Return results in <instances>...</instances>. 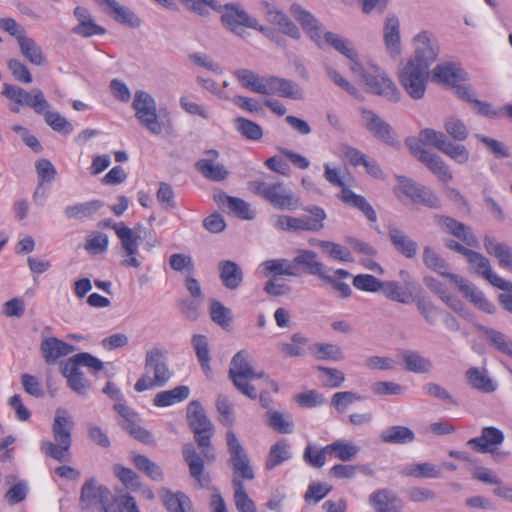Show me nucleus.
<instances>
[{
  "mask_svg": "<svg viewBox=\"0 0 512 512\" xmlns=\"http://www.w3.org/2000/svg\"><path fill=\"white\" fill-rule=\"evenodd\" d=\"M326 452L328 455L334 456L335 458L347 462L353 460L358 452L359 447L345 440H336L331 444L326 445Z\"/></svg>",
  "mask_w": 512,
  "mask_h": 512,
  "instance_id": "46",
  "label": "nucleus"
},
{
  "mask_svg": "<svg viewBox=\"0 0 512 512\" xmlns=\"http://www.w3.org/2000/svg\"><path fill=\"white\" fill-rule=\"evenodd\" d=\"M214 199L219 205L227 208L242 219H252L254 217L249 204L240 198L231 197L221 192L216 194Z\"/></svg>",
  "mask_w": 512,
  "mask_h": 512,
  "instance_id": "39",
  "label": "nucleus"
},
{
  "mask_svg": "<svg viewBox=\"0 0 512 512\" xmlns=\"http://www.w3.org/2000/svg\"><path fill=\"white\" fill-rule=\"evenodd\" d=\"M111 492L104 486L98 484L95 478L87 479L80 492V507L82 510H90L97 506L106 512L107 509H112L113 504H110Z\"/></svg>",
  "mask_w": 512,
  "mask_h": 512,
  "instance_id": "12",
  "label": "nucleus"
},
{
  "mask_svg": "<svg viewBox=\"0 0 512 512\" xmlns=\"http://www.w3.org/2000/svg\"><path fill=\"white\" fill-rule=\"evenodd\" d=\"M290 13L295 18V20L301 24L303 30L306 31L310 39L314 41L318 46H320L322 30L315 17L298 4L291 5Z\"/></svg>",
  "mask_w": 512,
  "mask_h": 512,
  "instance_id": "23",
  "label": "nucleus"
},
{
  "mask_svg": "<svg viewBox=\"0 0 512 512\" xmlns=\"http://www.w3.org/2000/svg\"><path fill=\"white\" fill-rule=\"evenodd\" d=\"M293 265L304 267L310 275H316L321 279L326 274L324 265L317 260V254L312 250H299L298 255L293 258Z\"/></svg>",
  "mask_w": 512,
  "mask_h": 512,
  "instance_id": "34",
  "label": "nucleus"
},
{
  "mask_svg": "<svg viewBox=\"0 0 512 512\" xmlns=\"http://www.w3.org/2000/svg\"><path fill=\"white\" fill-rule=\"evenodd\" d=\"M187 420L194 433L195 442L200 448H206L203 452L207 460L213 461L215 453L210 448L213 426L207 418L202 405L198 401H191L187 406Z\"/></svg>",
  "mask_w": 512,
  "mask_h": 512,
  "instance_id": "8",
  "label": "nucleus"
},
{
  "mask_svg": "<svg viewBox=\"0 0 512 512\" xmlns=\"http://www.w3.org/2000/svg\"><path fill=\"white\" fill-rule=\"evenodd\" d=\"M100 5L107 7V12L113 15L114 19L124 25L137 28L141 25L140 19L129 8L120 5L115 0H95Z\"/></svg>",
  "mask_w": 512,
  "mask_h": 512,
  "instance_id": "30",
  "label": "nucleus"
},
{
  "mask_svg": "<svg viewBox=\"0 0 512 512\" xmlns=\"http://www.w3.org/2000/svg\"><path fill=\"white\" fill-rule=\"evenodd\" d=\"M182 455L189 467L191 477L195 479L200 486H204L208 478L204 476V461L202 457L196 452L191 443L183 445Z\"/></svg>",
  "mask_w": 512,
  "mask_h": 512,
  "instance_id": "26",
  "label": "nucleus"
},
{
  "mask_svg": "<svg viewBox=\"0 0 512 512\" xmlns=\"http://www.w3.org/2000/svg\"><path fill=\"white\" fill-rule=\"evenodd\" d=\"M266 19L274 25H277L281 32L293 39H299L301 34L297 26L290 18L275 5L266 4L264 10Z\"/></svg>",
  "mask_w": 512,
  "mask_h": 512,
  "instance_id": "25",
  "label": "nucleus"
},
{
  "mask_svg": "<svg viewBox=\"0 0 512 512\" xmlns=\"http://www.w3.org/2000/svg\"><path fill=\"white\" fill-rule=\"evenodd\" d=\"M484 248L489 255L497 258L500 267L512 271V248L510 246L486 236L484 238Z\"/></svg>",
  "mask_w": 512,
  "mask_h": 512,
  "instance_id": "32",
  "label": "nucleus"
},
{
  "mask_svg": "<svg viewBox=\"0 0 512 512\" xmlns=\"http://www.w3.org/2000/svg\"><path fill=\"white\" fill-rule=\"evenodd\" d=\"M505 436L500 429L488 426L484 427L479 437L471 438L467 445L479 453H492L495 460L507 456L505 452H495L496 448L504 442Z\"/></svg>",
  "mask_w": 512,
  "mask_h": 512,
  "instance_id": "14",
  "label": "nucleus"
},
{
  "mask_svg": "<svg viewBox=\"0 0 512 512\" xmlns=\"http://www.w3.org/2000/svg\"><path fill=\"white\" fill-rule=\"evenodd\" d=\"M446 133L455 141H464L468 137V129L465 123L454 116L448 117L444 122Z\"/></svg>",
  "mask_w": 512,
  "mask_h": 512,
  "instance_id": "64",
  "label": "nucleus"
},
{
  "mask_svg": "<svg viewBox=\"0 0 512 512\" xmlns=\"http://www.w3.org/2000/svg\"><path fill=\"white\" fill-rule=\"evenodd\" d=\"M73 426L74 423L68 411L63 408H57L52 425L54 442L43 441L41 443L42 451L58 462L70 461Z\"/></svg>",
  "mask_w": 512,
  "mask_h": 512,
  "instance_id": "1",
  "label": "nucleus"
},
{
  "mask_svg": "<svg viewBox=\"0 0 512 512\" xmlns=\"http://www.w3.org/2000/svg\"><path fill=\"white\" fill-rule=\"evenodd\" d=\"M395 500L396 496L388 489H380L369 496V503L377 512H390Z\"/></svg>",
  "mask_w": 512,
  "mask_h": 512,
  "instance_id": "57",
  "label": "nucleus"
},
{
  "mask_svg": "<svg viewBox=\"0 0 512 512\" xmlns=\"http://www.w3.org/2000/svg\"><path fill=\"white\" fill-rule=\"evenodd\" d=\"M132 108L135 111V118L153 135H160L172 126L169 119L161 118L155 99L146 91L137 90L134 93Z\"/></svg>",
  "mask_w": 512,
  "mask_h": 512,
  "instance_id": "5",
  "label": "nucleus"
},
{
  "mask_svg": "<svg viewBox=\"0 0 512 512\" xmlns=\"http://www.w3.org/2000/svg\"><path fill=\"white\" fill-rule=\"evenodd\" d=\"M67 362L77 368H80V366L86 367L92 373H96L104 368V363L100 359L87 352L78 353L69 358Z\"/></svg>",
  "mask_w": 512,
  "mask_h": 512,
  "instance_id": "62",
  "label": "nucleus"
},
{
  "mask_svg": "<svg viewBox=\"0 0 512 512\" xmlns=\"http://www.w3.org/2000/svg\"><path fill=\"white\" fill-rule=\"evenodd\" d=\"M248 189L276 209L292 211L300 207L299 198L283 182L268 184L264 181H250Z\"/></svg>",
  "mask_w": 512,
  "mask_h": 512,
  "instance_id": "6",
  "label": "nucleus"
},
{
  "mask_svg": "<svg viewBox=\"0 0 512 512\" xmlns=\"http://www.w3.org/2000/svg\"><path fill=\"white\" fill-rule=\"evenodd\" d=\"M103 207L100 200H91L83 203L68 205L65 210V216L68 219L83 220L92 217L98 210Z\"/></svg>",
  "mask_w": 512,
  "mask_h": 512,
  "instance_id": "43",
  "label": "nucleus"
},
{
  "mask_svg": "<svg viewBox=\"0 0 512 512\" xmlns=\"http://www.w3.org/2000/svg\"><path fill=\"white\" fill-rule=\"evenodd\" d=\"M137 228H130L126 225L117 229V237L120 240L123 255L126 257L121 261V265L125 267L139 268L140 262L136 258L138 253V240L140 238Z\"/></svg>",
  "mask_w": 512,
  "mask_h": 512,
  "instance_id": "17",
  "label": "nucleus"
},
{
  "mask_svg": "<svg viewBox=\"0 0 512 512\" xmlns=\"http://www.w3.org/2000/svg\"><path fill=\"white\" fill-rule=\"evenodd\" d=\"M133 464L140 471L146 474L150 479L161 482L164 479V474L161 467L150 460L147 456L135 454L132 457Z\"/></svg>",
  "mask_w": 512,
  "mask_h": 512,
  "instance_id": "50",
  "label": "nucleus"
},
{
  "mask_svg": "<svg viewBox=\"0 0 512 512\" xmlns=\"http://www.w3.org/2000/svg\"><path fill=\"white\" fill-rule=\"evenodd\" d=\"M388 236L395 250L405 258L412 259L417 255V242L403 230L395 226H389Z\"/></svg>",
  "mask_w": 512,
  "mask_h": 512,
  "instance_id": "24",
  "label": "nucleus"
},
{
  "mask_svg": "<svg viewBox=\"0 0 512 512\" xmlns=\"http://www.w3.org/2000/svg\"><path fill=\"white\" fill-rule=\"evenodd\" d=\"M406 145L411 154L422 162L439 180L448 182L452 179V174L441 157L420 146L419 141H416L415 138H408Z\"/></svg>",
  "mask_w": 512,
  "mask_h": 512,
  "instance_id": "13",
  "label": "nucleus"
},
{
  "mask_svg": "<svg viewBox=\"0 0 512 512\" xmlns=\"http://www.w3.org/2000/svg\"><path fill=\"white\" fill-rule=\"evenodd\" d=\"M414 44L415 55L409 61H415V64L428 70L439 53L436 40L429 32L422 31L414 37Z\"/></svg>",
  "mask_w": 512,
  "mask_h": 512,
  "instance_id": "16",
  "label": "nucleus"
},
{
  "mask_svg": "<svg viewBox=\"0 0 512 512\" xmlns=\"http://www.w3.org/2000/svg\"><path fill=\"white\" fill-rule=\"evenodd\" d=\"M163 502L169 512H187L191 508L189 497L182 492L165 491Z\"/></svg>",
  "mask_w": 512,
  "mask_h": 512,
  "instance_id": "56",
  "label": "nucleus"
},
{
  "mask_svg": "<svg viewBox=\"0 0 512 512\" xmlns=\"http://www.w3.org/2000/svg\"><path fill=\"white\" fill-rule=\"evenodd\" d=\"M290 458L289 444L285 440H280L271 446L265 467L271 470Z\"/></svg>",
  "mask_w": 512,
  "mask_h": 512,
  "instance_id": "52",
  "label": "nucleus"
},
{
  "mask_svg": "<svg viewBox=\"0 0 512 512\" xmlns=\"http://www.w3.org/2000/svg\"><path fill=\"white\" fill-rule=\"evenodd\" d=\"M209 310L211 320L214 323L226 331L231 330L233 315L230 308L224 306L220 301L212 299Z\"/></svg>",
  "mask_w": 512,
  "mask_h": 512,
  "instance_id": "49",
  "label": "nucleus"
},
{
  "mask_svg": "<svg viewBox=\"0 0 512 512\" xmlns=\"http://www.w3.org/2000/svg\"><path fill=\"white\" fill-rule=\"evenodd\" d=\"M325 42L331 45L342 55L346 56L350 60V65L357 61V54L354 51L352 44L349 40L332 32H326L324 34Z\"/></svg>",
  "mask_w": 512,
  "mask_h": 512,
  "instance_id": "54",
  "label": "nucleus"
},
{
  "mask_svg": "<svg viewBox=\"0 0 512 512\" xmlns=\"http://www.w3.org/2000/svg\"><path fill=\"white\" fill-rule=\"evenodd\" d=\"M206 158L199 159L195 163L196 170L206 179L220 182L227 178L229 172L224 165L217 162L219 152L214 149L205 151Z\"/></svg>",
  "mask_w": 512,
  "mask_h": 512,
  "instance_id": "19",
  "label": "nucleus"
},
{
  "mask_svg": "<svg viewBox=\"0 0 512 512\" xmlns=\"http://www.w3.org/2000/svg\"><path fill=\"white\" fill-rule=\"evenodd\" d=\"M315 245L320 247L324 253L328 254L335 260L353 262V257L350 251L337 243L319 240Z\"/></svg>",
  "mask_w": 512,
  "mask_h": 512,
  "instance_id": "61",
  "label": "nucleus"
},
{
  "mask_svg": "<svg viewBox=\"0 0 512 512\" xmlns=\"http://www.w3.org/2000/svg\"><path fill=\"white\" fill-rule=\"evenodd\" d=\"M422 261L427 269L432 270L443 277L451 280V276H457L456 274L449 272V266L445 259H443L437 251L429 245L424 246L423 248Z\"/></svg>",
  "mask_w": 512,
  "mask_h": 512,
  "instance_id": "36",
  "label": "nucleus"
},
{
  "mask_svg": "<svg viewBox=\"0 0 512 512\" xmlns=\"http://www.w3.org/2000/svg\"><path fill=\"white\" fill-rule=\"evenodd\" d=\"M428 70L415 64V61H408L399 73V81L408 95L415 99H421L426 91Z\"/></svg>",
  "mask_w": 512,
  "mask_h": 512,
  "instance_id": "11",
  "label": "nucleus"
},
{
  "mask_svg": "<svg viewBox=\"0 0 512 512\" xmlns=\"http://www.w3.org/2000/svg\"><path fill=\"white\" fill-rule=\"evenodd\" d=\"M465 80V72L452 63L439 64L432 71V81L443 85L450 86Z\"/></svg>",
  "mask_w": 512,
  "mask_h": 512,
  "instance_id": "29",
  "label": "nucleus"
},
{
  "mask_svg": "<svg viewBox=\"0 0 512 512\" xmlns=\"http://www.w3.org/2000/svg\"><path fill=\"white\" fill-rule=\"evenodd\" d=\"M349 69L365 85L368 93L381 96L393 103L400 100V92L395 83L377 65L367 63L364 66L360 62H353Z\"/></svg>",
  "mask_w": 512,
  "mask_h": 512,
  "instance_id": "2",
  "label": "nucleus"
},
{
  "mask_svg": "<svg viewBox=\"0 0 512 512\" xmlns=\"http://www.w3.org/2000/svg\"><path fill=\"white\" fill-rule=\"evenodd\" d=\"M384 40L388 53L396 57L401 52L400 23L397 17H388L384 27Z\"/></svg>",
  "mask_w": 512,
  "mask_h": 512,
  "instance_id": "35",
  "label": "nucleus"
},
{
  "mask_svg": "<svg viewBox=\"0 0 512 512\" xmlns=\"http://www.w3.org/2000/svg\"><path fill=\"white\" fill-rule=\"evenodd\" d=\"M235 127L237 131L248 140L258 141L263 137V130L261 126L244 117H238L235 119Z\"/></svg>",
  "mask_w": 512,
  "mask_h": 512,
  "instance_id": "58",
  "label": "nucleus"
},
{
  "mask_svg": "<svg viewBox=\"0 0 512 512\" xmlns=\"http://www.w3.org/2000/svg\"><path fill=\"white\" fill-rule=\"evenodd\" d=\"M380 291L387 299L398 303L407 304L412 299V291L402 288L396 281H382Z\"/></svg>",
  "mask_w": 512,
  "mask_h": 512,
  "instance_id": "51",
  "label": "nucleus"
},
{
  "mask_svg": "<svg viewBox=\"0 0 512 512\" xmlns=\"http://www.w3.org/2000/svg\"><path fill=\"white\" fill-rule=\"evenodd\" d=\"M466 259L469 263L470 269L487 280L492 286L503 291L512 290V283L494 273L491 269L488 258L483 254L471 250L466 256Z\"/></svg>",
  "mask_w": 512,
  "mask_h": 512,
  "instance_id": "15",
  "label": "nucleus"
},
{
  "mask_svg": "<svg viewBox=\"0 0 512 512\" xmlns=\"http://www.w3.org/2000/svg\"><path fill=\"white\" fill-rule=\"evenodd\" d=\"M234 488V503L238 512H257L254 501L248 496L244 483L238 478H232Z\"/></svg>",
  "mask_w": 512,
  "mask_h": 512,
  "instance_id": "48",
  "label": "nucleus"
},
{
  "mask_svg": "<svg viewBox=\"0 0 512 512\" xmlns=\"http://www.w3.org/2000/svg\"><path fill=\"white\" fill-rule=\"evenodd\" d=\"M276 95L293 100H302L303 90L294 81L277 76Z\"/></svg>",
  "mask_w": 512,
  "mask_h": 512,
  "instance_id": "59",
  "label": "nucleus"
},
{
  "mask_svg": "<svg viewBox=\"0 0 512 512\" xmlns=\"http://www.w3.org/2000/svg\"><path fill=\"white\" fill-rule=\"evenodd\" d=\"M416 141H419L420 146L424 148V145H430L442 151L443 147L447 143V137L444 133L440 131H436L434 129L425 128L420 131L418 138H415Z\"/></svg>",
  "mask_w": 512,
  "mask_h": 512,
  "instance_id": "60",
  "label": "nucleus"
},
{
  "mask_svg": "<svg viewBox=\"0 0 512 512\" xmlns=\"http://www.w3.org/2000/svg\"><path fill=\"white\" fill-rule=\"evenodd\" d=\"M61 372L64 377L67 378L68 386L76 392L78 395L85 396L87 395L91 383L84 376V373L67 361L61 368Z\"/></svg>",
  "mask_w": 512,
  "mask_h": 512,
  "instance_id": "31",
  "label": "nucleus"
},
{
  "mask_svg": "<svg viewBox=\"0 0 512 512\" xmlns=\"http://www.w3.org/2000/svg\"><path fill=\"white\" fill-rule=\"evenodd\" d=\"M340 199L345 204L360 210L369 221L375 222L377 220V215L373 207L363 196L355 194L350 188L343 187L340 193Z\"/></svg>",
  "mask_w": 512,
  "mask_h": 512,
  "instance_id": "38",
  "label": "nucleus"
},
{
  "mask_svg": "<svg viewBox=\"0 0 512 512\" xmlns=\"http://www.w3.org/2000/svg\"><path fill=\"white\" fill-rule=\"evenodd\" d=\"M451 281L458 286L464 297L476 308L487 314H493L495 312V306L485 297L484 293L471 282L459 276H451Z\"/></svg>",
  "mask_w": 512,
  "mask_h": 512,
  "instance_id": "21",
  "label": "nucleus"
},
{
  "mask_svg": "<svg viewBox=\"0 0 512 512\" xmlns=\"http://www.w3.org/2000/svg\"><path fill=\"white\" fill-rule=\"evenodd\" d=\"M227 450L229 453L228 464L232 467L234 477L243 480H252L255 477L248 454L232 430L226 433Z\"/></svg>",
  "mask_w": 512,
  "mask_h": 512,
  "instance_id": "10",
  "label": "nucleus"
},
{
  "mask_svg": "<svg viewBox=\"0 0 512 512\" xmlns=\"http://www.w3.org/2000/svg\"><path fill=\"white\" fill-rule=\"evenodd\" d=\"M400 179V184L397 189L409 197L414 203H421L433 209L440 207V200L431 189L416 185L404 177Z\"/></svg>",
  "mask_w": 512,
  "mask_h": 512,
  "instance_id": "18",
  "label": "nucleus"
},
{
  "mask_svg": "<svg viewBox=\"0 0 512 512\" xmlns=\"http://www.w3.org/2000/svg\"><path fill=\"white\" fill-rule=\"evenodd\" d=\"M311 214V217H292L288 215H274L271 221L275 228L289 232L320 231L323 229V221L326 219L325 211L318 206H308L303 209Z\"/></svg>",
  "mask_w": 512,
  "mask_h": 512,
  "instance_id": "7",
  "label": "nucleus"
},
{
  "mask_svg": "<svg viewBox=\"0 0 512 512\" xmlns=\"http://www.w3.org/2000/svg\"><path fill=\"white\" fill-rule=\"evenodd\" d=\"M228 376L239 392L255 400L258 394L249 381L265 378L266 373L263 370L256 371L251 364L249 353L246 350H240L232 357Z\"/></svg>",
  "mask_w": 512,
  "mask_h": 512,
  "instance_id": "3",
  "label": "nucleus"
},
{
  "mask_svg": "<svg viewBox=\"0 0 512 512\" xmlns=\"http://www.w3.org/2000/svg\"><path fill=\"white\" fill-rule=\"evenodd\" d=\"M440 225L442 229L451 233L456 238L463 241L469 247H478L479 242L476 236L471 232L470 228L465 224L458 222L451 217H441Z\"/></svg>",
  "mask_w": 512,
  "mask_h": 512,
  "instance_id": "28",
  "label": "nucleus"
},
{
  "mask_svg": "<svg viewBox=\"0 0 512 512\" xmlns=\"http://www.w3.org/2000/svg\"><path fill=\"white\" fill-rule=\"evenodd\" d=\"M268 425L274 431L281 434H290L293 431L294 423L290 415H284L279 411L268 410L266 412Z\"/></svg>",
  "mask_w": 512,
  "mask_h": 512,
  "instance_id": "55",
  "label": "nucleus"
},
{
  "mask_svg": "<svg viewBox=\"0 0 512 512\" xmlns=\"http://www.w3.org/2000/svg\"><path fill=\"white\" fill-rule=\"evenodd\" d=\"M466 378L471 387L483 393H491L496 390V384L488 376L485 369L477 367L469 368L466 371Z\"/></svg>",
  "mask_w": 512,
  "mask_h": 512,
  "instance_id": "42",
  "label": "nucleus"
},
{
  "mask_svg": "<svg viewBox=\"0 0 512 512\" xmlns=\"http://www.w3.org/2000/svg\"><path fill=\"white\" fill-rule=\"evenodd\" d=\"M361 118L366 129L378 140L391 146L396 144L391 126L379 115L372 110L362 109Z\"/></svg>",
  "mask_w": 512,
  "mask_h": 512,
  "instance_id": "20",
  "label": "nucleus"
},
{
  "mask_svg": "<svg viewBox=\"0 0 512 512\" xmlns=\"http://www.w3.org/2000/svg\"><path fill=\"white\" fill-rule=\"evenodd\" d=\"M401 359L405 364V369L409 372L425 374L430 373L433 369L432 361L417 351L403 350Z\"/></svg>",
  "mask_w": 512,
  "mask_h": 512,
  "instance_id": "37",
  "label": "nucleus"
},
{
  "mask_svg": "<svg viewBox=\"0 0 512 512\" xmlns=\"http://www.w3.org/2000/svg\"><path fill=\"white\" fill-rule=\"evenodd\" d=\"M474 326L495 349L512 358V341L504 333L479 323Z\"/></svg>",
  "mask_w": 512,
  "mask_h": 512,
  "instance_id": "33",
  "label": "nucleus"
},
{
  "mask_svg": "<svg viewBox=\"0 0 512 512\" xmlns=\"http://www.w3.org/2000/svg\"><path fill=\"white\" fill-rule=\"evenodd\" d=\"M221 21L226 28L239 36L243 35L244 31L242 27L258 30L269 38L272 37L273 34L271 29L259 25L258 21L254 17H251L239 5L226 4L224 12L221 15Z\"/></svg>",
  "mask_w": 512,
  "mask_h": 512,
  "instance_id": "9",
  "label": "nucleus"
},
{
  "mask_svg": "<svg viewBox=\"0 0 512 512\" xmlns=\"http://www.w3.org/2000/svg\"><path fill=\"white\" fill-rule=\"evenodd\" d=\"M261 267L265 276L274 274L297 277L300 275L298 269L293 265V261L290 262L284 258L266 260Z\"/></svg>",
  "mask_w": 512,
  "mask_h": 512,
  "instance_id": "44",
  "label": "nucleus"
},
{
  "mask_svg": "<svg viewBox=\"0 0 512 512\" xmlns=\"http://www.w3.org/2000/svg\"><path fill=\"white\" fill-rule=\"evenodd\" d=\"M19 105L28 106L38 114L44 113L49 108V103L40 89H33L30 93L26 91Z\"/></svg>",
  "mask_w": 512,
  "mask_h": 512,
  "instance_id": "63",
  "label": "nucleus"
},
{
  "mask_svg": "<svg viewBox=\"0 0 512 512\" xmlns=\"http://www.w3.org/2000/svg\"><path fill=\"white\" fill-rule=\"evenodd\" d=\"M219 278L223 286L229 290L238 289L243 282V271L240 266L231 260L219 262Z\"/></svg>",
  "mask_w": 512,
  "mask_h": 512,
  "instance_id": "27",
  "label": "nucleus"
},
{
  "mask_svg": "<svg viewBox=\"0 0 512 512\" xmlns=\"http://www.w3.org/2000/svg\"><path fill=\"white\" fill-rule=\"evenodd\" d=\"M310 352L318 360L340 361L343 359V351L336 344L314 343L310 346Z\"/></svg>",
  "mask_w": 512,
  "mask_h": 512,
  "instance_id": "53",
  "label": "nucleus"
},
{
  "mask_svg": "<svg viewBox=\"0 0 512 512\" xmlns=\"http://www.w3.org/2000/svg\"><path fill=\"white\" fill-rule=\"evenodd\" d=\"M190 389L188 386H177L171 390L161 391L156 394L153 403L158 407H167L188 398Z\"/></svg>",
  "mask_w": 512,
  "mask_h": 512,
  "instance_id": "47",
  "label": "nucleus"
},
{
  "mask_svg": "<svg viewBox=\"0 0 512 512\" xmlns=\"http://www.w3.org/2000/svg\"><path fill=\"white\" fill-rule=\"evenodd\" d=\"M19 49L24 58L31 64L42 66L46 63V57L36 41L27 35L21 37L18 42Z\"/></svg>",
  "mask_w": 512,
  "mask_h": 512,
  "instance_id": "41",
  "label": "nucleus"
},
{
  "mask_svg": "<svg viewBox=\"0 0 512 512\" xmlns=\"http://www.w3.org/2000/svg\"><path fill=\"white\" fill-rule=\"evenodd\" d=\"M401 475L413 478H431L436 479L441 477V470L430 462L423 463H409L401 470Z\"/></svg>",
  "mask_w": 512,
  "mask_h": 512,
  "instance_id": "40",
  "label": "nucleus"
},
{
  "mask_svg": "<svg viewBox=\"0 0 512 512\" xmlns=\"http://www.w3.org/2000/svg\"><path fill=\"white\" fill-rule=\"evenodd\" d=\"M380 439L384 443L407 444L414 441L415 434L410 428L397 425L385 429L381 433Z\"/></svg>",
  "mask_w": 512,
  "mask_h": 512,
  "instance_id": "45",
  "label": "nucleus"
},
{
  "mask_svg": "<svg viewBox=\"0 0 512 512\" xmlns=\"http://www.w3.org/2000/svg\"><path fill=\"white\" fill-rule=\"evenodd\" d=\"M76 348L56 337H46L40 345L41 354L45 362L49 365L55 364L61 357L74 352Z\"/></svg>",
  "mask_w": 512,
  "mask_h": 512,
  "instance_id": "22",
  "label": "nucleus"
},
{
  "mask_svg": "<svg viewBox=\"0 0 512 512\" xmlns=\"http://www.w3.org/2000/svg\"><path fill=\"white\" fill-rule=\"evenodd\" d=\"M146 374L135 383L137 392H144L154 387H163L171 378V372L166 362V351L154 347L146 352Z\"/></svg>",
  "mask_w": 512,
  "mask_h": 512,
  "instance_id": "4",
  "label": "nucleus"
}]
</instances>
